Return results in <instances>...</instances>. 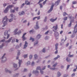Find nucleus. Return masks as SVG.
<instances>
[{"label":"nucleus","mask_w":77,"mask_h":77,"mask_svg":"<svg viewBox=\"0 0 77 77\" xmlns=\"http://www.w3.org/2000/svg\"><path fill=\"white\" fill-rule=\"evenodd\" d=\"M24 57V58H26V57H27V54L26 55H24L23 56Z\"/></svg>","instance_id":"4d7b16f0"},{"label":"nucleus","mask_w":77,"mask_h":77,"mask_svg":"<svg viewBox=\"0 0 77 77\" xmlns=\"http://www.w3.org/2000/svg\"><path fill=\"white\" fill-rule=\"evenodd\" d=\"M43 1H44V0H39L38 2V4H39V3H41V2H43Z\"/></svg>","instance_id":"603ef678"},{"label":"nucleus","mask_w":77,"mask_h":77,"mask_svg":"<svg viewBox=\"0 0 77 77\" xmlns=\"http://www.w3.org/2000/svg\"><path fill=\"white\" fill-rule=\"evenodd\" d=\"M66 15H68V14H66V12H64L63 13V16H64V17H65Z\"/></svg>","instance_id":"7c9ffc66"},{"label":"nucleus","mask_w":77,"mask_h":77,"mask_svg":"<svg viewBox=\"0 0 77 77\" xmlns=\"http://www.w3.org/2000/svg\"><path fill=\"white\" fill-rule=\"evenodd\" d=\"M56 20H50V21H51V22H52V23H53V22H54Z\"/></svg>","instance_id":"ea45409f"},{"label":"nucleus","mask_w":77,"mask_h":77,"mask_svg":"<svg viewBox=\"0 0 77 77\" xmlns=\"http://www.w3.org/2000/svg\"><path fill=\"white\" fill-rule=\"evenodd\" d=\"M39 5L40 6V8H42L43 6H42V4H39Z\"/></svg>","instance_id":"e2e57ef3"},{"label":"nucleus","mask_w":77,"mask_h":77,"mask_svg":"<svg viewBox=\"0 0 77 77\" xmlns=\"http://www.w3.org/2000/svg\"><path fill=\"white\" fill-rule=\"evenodd\" d=\"M60 75H61V74H60V72H58V73H57L58 77H60Z\"/></svg>","instance_id":"f704fd0d"},{"label":"nucleus","mask_w":77,"mask_h":77,"mask_svg":"<svg viewBox=\"0 0 77 77\" xmlns=\"http://www.w3.org/2000/svg\"><path fill=\"white\" fill-rule=\"evenodd\" d=\"M41 37V35L40 34H38L37 35L36 37L37 39H39Z\"/></svg>","instance_id":"6ab92c4d"},{"label":"nucleus","mask_w":77,"mask_h":77,"mask_svg":"<svg viewBox=\"0 0 77 77\" xmlns=\"http://www.w3.org/2000/svg\"><path fill=\"white\" fill-rule=\"evenodd\" d=\"M8 20H5V21L4 22V23H3L4 25L2 26V27H5V26H6L8 25V22H7Z\"/></svg>","instance_id":"39448f33"},{"label":"nucleus","mask_w":77,"mask_h":77,"mask_svg":"<svg viewBox=\"0 0 77 77\" xmlns=\"http://www.w3.org/2000/svg\"><path fill=\"white\" fill-rule=\"evenodd\" d=\"M57 63H56L52 66V67H55V66H57Z\"/></svg>","instance_id":"2f4dec72"},{"label":"nucleus","mask_w":77,"mask_h":77,"mask_svg":"<svg viewBox=\"0 0 77 77\" xmlns=\"http://www.w3.org/2000/svg\"><path fill=\"white\" fill-rule=\"evenodd\" d=\"M68 19V17H65L64 18V20H67Z\"/></svg>","instance_id":"0e129e2a"},{"label":"nucleus","mask_w":77,"mask_h":77,"mask_svg":"<svg viewBox=\"0 0 77 77\" xmlns=\"http://www.w3.org/2000/svg\"><path fill=\"white\" fill-rule=\"evenodd\" d=\"M13 7H14V5H8L7 8H8V9H9V8H10V9H12V8Z\"/></svg>","instance_id":"dca6fc26"},{"label":"nucleus","mask_w":77,"mask_h":77,"mask_svg":"<svg viewBox=\"0 0 77 77\" xmlns=\"http://www.w3.org/2000/svg\"><path fill=\"white\" fill-rule=\"evenodd\" d=\"M35 29H39V27L38 26V22L36 23V27H35Z\"/></svg>","instance_id":"1a4fd4ad"},{"label":"nucleus","mask_w":77,"mask_h":77,"mask_svg":"<svg viewBox=\"0 0 77 77\" xmlns=\"http://www.w3.org/2000/svg\"><path fill=\"white\" fill-rule=\"evenodd\" d=\"M28 0H26L25 1V4H26V5H29L30 3V2H28V3H27V2H28Z\"/></svg>","instance_id":"aec40b11"},{"label":"nucleus","mask_w":77,"mask_h":77,"mask_svg":"<svg viewBox=\"0 0 77 77\" xmlns=\"http://www.w3.org/2000/svg\"><path fill=\"white\" fill-rule=\"evenodd\" d=\"M30 40H32V42H33L35 41V39L32 38L31 37L30 39Z\"/></svg>","instance_id":"c9c22d12"},{"label":"nucleus","mask_w":77,"mask_h":77,"mask_svg":"<svg viewBox=\"0 0 77 77\" xmlns=\"http://www.w3.org/2000/svg\"><path fill=\"white\" fill-rule=\"evenodd\" d=\"M8 19L7 18V16H5L3 19V20H8Z\"/></svg>","instance_id":"37998d69"},{"label":"nucleus","mask_w":77,"mask_h":77,"mask_svg":"<svg viewBox=\"0 0 77 77\" xmlns=\"http://www.w3.org/2000/svg\"><path fill=\"white\" fill-rule=\"evenodd\" d=\"M54 34L56 39H58V37H59V33L57 32H55Z\"/></svg>","instance_id":"7ed1b4c3"},{"label":"nucleus","mask_w":77,"mask_h":77,"mask_svg":"<svg viewBox=\"0 0 77 77\" xmlns=\"http://www.w3.org/2000/svg\"><path fill=\"white\" fill-rule=\"evenodd\" d=\"M40 70V72L42 74L43 73H44V72L43 71H42L41 70V67L40 66H38L36 68V70Z\"/></svg>","instance_id":"20e7f679"},{"label":"nucleus","mask_w":77,"mask_h":77,"mask_svg":"<svg viewBox=\"0 0 77 77\" xmlns=\"http://www.w3.org/2000/svg\"><path fill=\"white\" fill-rule=\"evenodd\" d=\"M9 10V9H8V8H6V9L4 10V13H7L8 12V11Z\"/></svg>","instance_id":"a211bd4d"},{"label":"nucleus","mask_w":77,"mask_h":77,"mask_svg":"<svg viewBox=\"0 0 77 77\" xmlns=\"http://www.w3.org/2000/svg\"><path fill=\"white\" fill-rule=\"evenodd\" d=\"M47 0H45V1L43 3V5H45V4L46 3V2H47Z\"/></svg>","instance_id":"a18cd8bd"},{"label":"nucleus","mask_w":77,"mask_h":77,"mask_svg":"<svg viewBox=\"0 0 77 77\" xmlns=\"http://www.w3.org/2000/svg\"><path fill=\"white\" fill-rule=\"evenodd\" d=\"M63 7H62V6L61 5L60 6V9H61V10H62V8Z\"/></svg>","instance_id":"338daca9"},{"label":"nucleus","mask_w":77,"mask_h":77,"mask_svg":"<svg viewBox=\"0 0 77 77\" xmlns=\"http://www.w3.org/2000/svg\"><path fill=\"white\" fill-rule=\"evenodd\" d=\"M11 13H14L15 12V10H12L11 9Z\"/></svg>","instance_id":"473e14b6"},{"label":"nucleus","mask_w":77,"mask_h":77,"mask_svg":"<svg viewBox=\"0 0 77 77\" xmlns=\"http://www.w3.org/2000/svg\"><path fill=\"white\" fill-rule=\"evenodd\" d=\"M10 17H11V19H10V20H12L14 18H15V16L14 15V14H11L10 15Z\"/></svg>","instance_id":"f8f14e48"},{"label":"nucleus","mask_w":77,"mask_h":77,"mask_svg":"<svg viewBox=\"0 0 77 77\" xmlns=\"http://www.w3.org/2000/svg\"><path fill=\"white\" fill-rule=\"evenodd\" d=\"M42 52L43 53H45V48H43L42 51Z\"/></svg>","instance_id":"3c124183"},{"label":"nucleus","mask_w":77,"mask_h":77,"mask_svg":"<svg viewBox=\"0 0 77 77\" xmlns=\"http://www.w3.org/2000/svg\"><path fill=\"white\" fill-rule=\"evenodd\" d=\"M76 25L75 26L74 29H75V28L77 27V21L76 22Z\"/></svg>","instance_id":"de8ad7c7"},{"label":"nucleus","mask_w":77,"mask_h":77,"mask_svg":"<svg viewBox=\"0 0 77 77\" xmlns=\"http://www.w3.org/2000/svg\"><path fill=\"white\" fill-rule=\"evenodd\" d=\"M69 54L68 55V56L69 57H73L74 55H70V54H71V52H69Z\"/></svg>","instance_id":"412c9836"},{"label":"nucleus","mask_w":77,"mask_h":77,"mask_svg":"<svg viewBox=\"0 0 77 77\" xmlns=\"http://www.w3.org/2000/svg\"><path fill=\"white\" fill-rule=\"evenodd\" d=\"M25 43V44L23 48H26V47H27V45H28V43L26 41Z\"/></svg>","instance_id":"4468645a"},{"label":"nucleus","mask_w":77,"mask_h":77,"mask_svg":"<svg viewBox=\"0 0 77 77\" xmlns=\"http://www.w3.org/2000/svg\"><path fill=\"white\" fill-rule=\"evenodd\" d=\"M50 69H51V70H54L56 68H50Z\"/></svg>","instance_id":"79ce46f5"},{"label":"nucleus","mask_w":77,"mask_h":77,"mask_svg":"<svg viewBox=\"0 0 77 77\" xmlns=\"http://www.w3.org/2000/svg\"><path fill=\"white\" fill-rule=\"evenodd\" d=\"M15 38L13 39L12 40V43H14V42H15Z\"/></svg>","instance_id":"864d4df0"},{"label":"nucleus","mask_w":77,"mask_h":77,"mask_svg":"<svg viewBox=\"0 0 77 77\" xmlns=\"http://www.w3.org/2000/svg\"><path fill=\"white\" fill-rule=\"evenodd\" d=\"M49 32V31H47V32H46L45 33V35H47V34H48Z\"/></svg>","instance_id":"5fc2aeb1"},{"label":"nucleus","mask_w":77,"mask_h":77,"mask_svg":"<svg viewBox=\"0 0 77 77\" xmlns=\"http://www.w3.org/2000/svg\"><path fill=\"white\" fill-rule=\"evenodd\" d=\"M26 64L27 65H30V62L29 61H28L26 63Z\"/></svg>","instance_id":"4c0bfd02"},{"label":"nucleus","mask_w":77,"mask_h":77,"mask_svg":"<svg viewBox=\"0 0 77 77\" xmlns=\"http://www.w3.org/2000/svg\"><path fill=\"white\" fill-rule=\"evenodd\" d=\"M34 57L35 58V59H37V58H38V56H37V55L36 54H35L34 55Z\"/></svg>","instance_id":"c756f323"},{"label":"nucleus","mask_w":77,"mask_h":77,"mask_svg":"<svg viewBox=\"0 0 77 77\" xmlns=\"http://www.w3.org/2000/svg\"><path fill=\"white\" fill-rule=\"evenodd\" d=\"M66 60L68 62H70V61L71 60V59H70V58H69L68 57H67Z\"/></svg>","instance_id":"f3484780"},{"label":"nucleus","mask_w":77,"mask_h":77,"mask_svg":"<svg viewBox=\"0 0 77 77\" xmlns=\"http://www.w3.org/2000/svg\"><path fill=\"white\" fill-rule=\"evenodd\" d=\"M4 46V44H2V45L0 46V48H2V47H3Z\"/></svg>","instance_id":"49530a36"},{"label":"nucleus","mask_w":77,"mask_h":77,"mask_svg":"<svg viewBox=\"0 0 77 77\" xmlns=\"http://www.w3.org/2000/svg\"><path fill=\"white\" fill-rule=\"evenodd\" d=\"M76 66V68L75 69H74L73 70V71H74V72H75L76 71V69H77V66Z\"/></svg>","instance_id":"c03bdc74"},{"label":"nucleus","mask_w":77,"mask_h":77,"mask_svg":"<svg viewBox=\"0 0 77 77\" xmlns=\"http://www.w3.org/2000/svg\"><path fill=\"white\" fill-rule=\"evenodd\" d=\"M18 30V29H16L14 30V35H17V34H19V33H21V31H19L18 32H17V30Z\"/></svg>","instance_id":"f03ea898"},{"label":"nucleus","mask_w":77,"mask_h":77,"mask_svg":"<svg viewBox=\"0 0 77 77\" xmlns=\"http://www.w3.org/2000/svg\"><path fill=\"white\" fill-rule=\"evenodd\" d=\"M19 48H20L19 46H16V49Z\"/></svg>","instance_id":"bf43d9fd"},{"label":"nucleus","mask_w":77,"mask_h":77,"mask_svg":"<svg viewBox=\"0 0 77 77\" xmlns=\"http://www.w3.org/2000/svg\"><path fill=\"white\" fill-rule=\"evenodd\" d=\"M18 75H19V74H15V75H14L13 77H17L18 76Z\"/></svg>","instance_id":"e433bc0d"},{"label":"nucleus","mask_w":77,"mask_h":77,"mask_svg":"<svg viewBox=\"0 0 77 77\" xmlns=\"http://www.w3.org/2000/svg\"><path fill=\"white\" fill-rule=\"evenodd\" d=\"M26 35V33H25L23 35L22 37L23 41H25V40H26V38L24 36H25Z\"/></svg>","instance_id":"6e6552de"},{"label":"nucleus","mask_w":77,"mask_h":77,"mask_svg":"<svg viewBox=\"0 0 77 77\" xmlns=\"http://www.w3.org/2000/svg\"><path fill=\"white\" fill-rule=\"evenodd\" d=\"M6 5H7V4L4 3L3 4V6H4V7H5V6H6Z\"/></svg>","instance_id":"69168bd1"},{"label":"nucleus","mask_w":77,"mask_h":77,"mask_svg":"<svg viewBox=\"0 0 77 77\" xmlns=\"http://www.w3.org/2000/svg\"><path fill=\"white\" fill-rule=\"evenodd\" d=\"M69 66H70V65H68L66 69H68L69 68Z\"/></svg>","instance_id":"052dcab7"},{"label":"nucleus","mask_w":77,"mask_h":77,"mask_svg":"<svg viewBox=\"0 0 77 77\" xmlns=\"http://www.w3.org/2000/svg\"><path fill=\"white\" fill-rule=\"evenodd\" d=\"M59 57H60V56L59 55H57V57L54 58V60H57L58 58H59Z\"/></svg>","instance_id":"4be33fe9"},{"label":"nucleus","mask_w":77,"mask_h":77,"mask_svg":"<svg viewBox=\"0 0 77 77\" xmlns=\"http://www.w3.org/2000/svg\"><path fill=\"white\" fill-rule=\"evenodd\" d=\"M73 5H75V4H77V2L73 1L72 2Z\"/></svg>","instance_id":"a19ab883"},{"label":"nucleus","mask_w":77,"mask_h":77,"mask_svg":"<svg viewBox=\"0 0 77 77\" xmlns=\"http://www.w3.org/2000/svg\"><path fill=\"white\" fill-rule=\"evenodd\" d=\"M60 0H58L57 1V2L55 3V5L56 6H57L58 5H59V4L60 3Z\"/></svg>","instance_id":"9d476101"},{"label":"nucleus","mask_w":77,"mask_h":77,"mask_svg":"<svg viewBox=\"0 0 77 77\" xmlns=\"http://www.w3.org/2000/svg\"><path fill=\"white\" fill-rule=\"evenodd\" d=\"M53 28L54 29V30H56L57 29H58V25H56V26H54L53 27Z\"/></svg>","instance_id":"9b49d317"},{"label":"nucleus","mask_w":77,"mask_h":77,"mask_svg":"<svg viewBox=\"0 0 77 77\" xmlns=\"http://www.w3.org/2000/svg\"><path fill=\"white\" fill-rule=\"evenodd\" d=\"M5 71L6 72H8L9 73H11V71L8 70L7 69H5Z\"/></svg>","instance_id":"c85d7f7f"},{"label":"nucleus","mask_w":77,"mask_h":77,"mask_svg":"<svg viewBox=\"0 0 77 77\" xmlns=\"http://www.w3.org/2000/svg\"><path fill=\"white\" fill-rule=\"evenodd\" d=\"M33 74H39V72L37 71H34L33 72Z\"/></svg>","instance_id":"393cba45"},{"label":"nucleus","mask_w":77,"mask_h":77,"mask_svg":"<svg viewBox=\"0 0 77 77\" xmlns=\"http://www.w3.org/2000/svg\"><path fill=\"white\" fill-rule=\"evenodd\" d=\"M13 66L14 68H16L17 67V64H13Z\"/></svg>","instance_id":"58836bf2"},{"label":"nucleus","mask_w":77,"mask_h":77,"mask_svg":"<svg viewBox=\"0 0 77 77\" xmlns=\"http://www.w3.org/2000/svg\"><path fill=\"white\" fill-rule=\"evenodd\" d=\"M77 28L74 29V30L73 31V34L77 33Z\"/></svg>","instance_id":"2eb2a0df"},{"label":"nucleus","mask_w":77,"mask_h":77,"mask_svg":"<svg viewBox=\"0 0 77 77\" xmlns=\"http://www.w3.org/2000/svg\"><path fill=\"white\" fill-rule=\"evenodd\" d=\"M36 18H37V20H39V19H40V16L35 17L33 19V20H35Z\"/></svg>","instance_id":"bb28decb"},{"label":"nucleus","mask_w":77,"mask_h":77,"mask_svg":"<svg viewBox=\"0 0 77 77\" xmlns=\"http://www.w3.org/2000/svg\"><path fill=\"white\" fill-rule=\"evenodd\" d=\"M54 5H53L51 6L50 9L48 11V13H50V12H51V11H52V10H53V7H54Z\"/></svg>","instance_id":"0eeeda50"},{"label":"nucleus","mask_w":77,"mask_h":77,"mask_svg":"<svg viewBox=\"0 0 77 77\" xmlns=\"http://www.w3.org/2000/svg\"><path fill=\"white\" fill-rule=\"evenodd\" d=\"M14 10H15L16 11H18V7H14Z\"/></svg>","instance_id":"72a5a7b5"},{"label":"nucleus","mask_w":77,"mask_h":77,"mask_svg":"<svg viewBox=\"0 0 77 77\" xmlns=\"http://www.w3.org/2000/svg\"><path fill=\"white\" fill-rule=\"evenodd\" d=\"M24 11H22V12H20L19 13V14L20 16H21L23 15H24Z\"/></svg>","instance_id":"ddd939ff"},{"label":"nucleus","mask_w":77,"mask_h":77,"mask_svg":"<svg viewBox=\"0 0 77 77\" xmlns=\"http://www.w3.org/2000/svg\"><path fill=\"white\" fill-rule=\"evenodd\" d=\"M74 75H75V73H73L72 75H71V76L72 77H74Z\"/></svg>","instance_id":"774afa93"},{"label":"nucleus","mask_w":77,"mask_h":77,"mask_svg":"<svg viewBox=\"0 0 77 77\" xmlns=\"http://www.w3.org/2000/svg\"><path fill=\"white\" fill-rule=\"evenodd\" d=\"M58 43H56V44L55 45V50H57V46H58Z\"/></svg>","instance_id":"cd10ccee"},{"label":"nucleus","mask_w":77,"mask_h":77,"mask_svg":"<svg viewBox=\"0 0 77 77\" xmlns=\"http://www.w3.org/2000/svg\"><path fill=\"white\" fill-rule=\"evenodd\" d=\"M68 77V75H67L66 74H65L64 75L63 77Z\"/></svg>","instance_id":"6e6d98bb"},{"label":"nucleus","mask_w":77,"mask_h":77,"mask_svg":"<svg viewBox=\"0 0 77 77\" xmlns=\"http://www.w3.org/2000/svg\"><path fill=\"white\" fill-rule=\"evenodd\" d=\"M6 55V54H5L2 57V63H4V62H5L6 61L7 59L6 58V57H5L4 56Z\"/></svg>","instance_id":"f257e3e1"},{"label":"nucleus","mask_w":77,"mask_h":77,"mask_svg":"<svg viewBox=\"0 0 77 77\" xmlns=\"http://www.w3.org/2000/svg\"><path fill=\"white\" fill-rule=\"evenodd\" d=\"M35 65V63H34V62H32V63H31V65L32 66H33V65Z\"/></svg>","instance_id":"09e8293b"},{"label":"nucleus","mask_w":77,"mask_h":77,"mask_svg":"<svg viewBox=\"0 0 77 77\" xmlns=\"http://www.w3.org/2000/svg\"><path fill=\"white\" fill-rule=\"evenodd\" d=\"M19 67H20V66H21V62H22V60H19Z\"/></svg>","instance_id":"b1692460"},{"label":"nucleus","mask_w":77,"mask_h":77,"mask_svg":"<svg viewBox=\"0 0 77 77\" xmlns=\"http://www.w3.org/2000/svg\"><path fill=\"white\" fill-rule=\"evenodd\" d=\"M5 39H3L1 40L0 41V42H5Z\"/></svg>","instance_id":"13d9d810"},{"label":"nucleus","mask_w":77,"mask_h":77,"mask_svg":"<svg viewBox=\"0 0 77 77\" xmlns=\"http://www.w3.org/2000/svg\"><path fill=\"white\" fill-rule=\"evenodd\" d=\"M24 5H25V4L23 3L22 5H21V8H23V6H24Z\"/></svg>","instance_id":"8fccbe9b"},{"label":"nucleus","mask_w":77,"mask_h":77,"mask_svg":"<svg viewBox=\"0 0 77 77\" xmlns=\"http://www.w3.org/2000/svg\"><path fill=\"white\" fill-rule=\"evenodd\" d=\"M74 20H72L70 21V23L68 24V27H71V24H72V23H74Z\"/></svg>","instance_id":"423d86ee"},{"label":"nucleus","mask_w":77,"mask_h":77,"mask_svg":"<svg viewBox=\"0 0 77 77\" xmlns=\"http://www.w3.org/2000/svg\"><path fill=\"white\" fill-rule=\"evenodd\" d=\"M32 55H30V56H29V59H32Z\"/></svg>","instance_id":"680f3d73"},{"label":"nucleus","mask_w":77,"mask_h":77,"mask_svg":"<svg viewBox=\"0 0 77 77\" xmlns=\"http://www.w3.org/2000/svg\"><path fill=\"white\" fill-rule=\"evenodd\" d=\"M12 37H11L9 39L8 41H6V42H10V41L12 40Z\"/></svg>","instance_id":"a878e982"},{"label":"nucleus","mask_w":77,"mask_h":77,"mask_svg":"<svg viewBox=\"0 0 77 77\" xmlns=\"http://www.w3.org/2000/svg\"><path fill=\"white\" fill-rule=\"evenodd\" d=\"M8 31H5L4 33V35L5 36H6L7 35H8Z\"/></svg>","instance_id":"5701e85b"}]
</instances>
